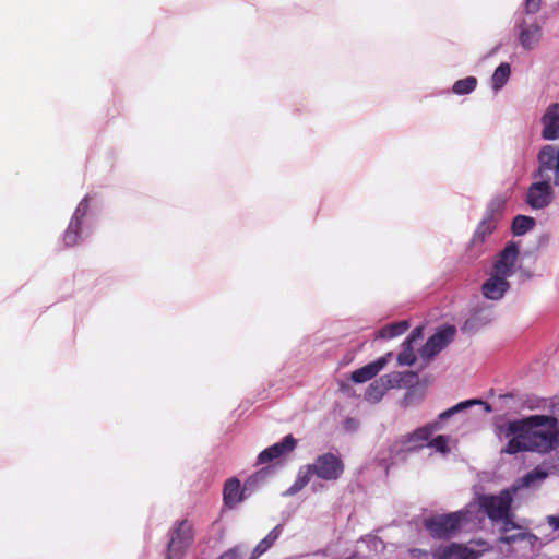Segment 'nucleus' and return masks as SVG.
<instances>
[{
	"label": "nucleus",
	"mask_w": 559,
	"mask_h": 559,
	"mask_svg": "<svg viewBox=\"0 0 559 559\" xmlns=\"http://www.w3.org/2000/svg\"><path fill=\"white\" fill-rule=\"evenodd\" d=\"M496 435L508 440L501 453L548 454L559 447V420L550 415H531L497 425Z\"/></svg>",
	"instance_id": "nucleus-1"
},
{
	"label": "nucleus",
	"mask_w": 559,
	"mask_h": 559,
	"mask_svg": "<svg viewBox=\"0 0 559 559\" xmlns=\"http://www.w3.org/2000/svg\"><path fill=\"white\" fill-rule=\"evenodd\" d=\"M474 405H483L486 413H491L492 411L491 406L481 400L473 399L460 402L456 405L440 413L437 420L429 423L423 427H419L415 431L406 436L404 440L405 448L407 450H415L426 445L429 448H433L437 452H440L442 454L449 453L450 437L439 435L430 440L432 433L442 428V421Z\"/></svg>",
	"instance_id": "nucleus-2"
},
{
	"label": "nucleus",
	"mask_w": 559,
	"mask_h": 559,
	"mask_svg": "<svg viewBox=\"0 0 559 559\" xmlns=\"http://www.w3.org/2000/svg\"><path fill=\"white\" fill-rule=\"evenodd\" d=\"M344 472L342 460L333 453L319 455L313 463L298 469L294 484L283 493L286 497L295 496L301 491L313 476L326 481L337 480Z\"/></svg>",
	"instance_id": "nucleus-3"
},
{
	"label": "nucleus",
	"mask_w": 559,
	"mask_h": 559,
	"mask_svg": "<svg viewBox=\"0 0 559 559\" xmlns=\"http://www.w3.org/2000/svg\"><path fill=\"white\" fill-rule=\"evenodd\" d=\"M540 4L542 0H525L524 12L515 13L514 31L521 47L525 50L535 49L543 38V29L536 19L524 16V13L527 15L537 13Z\"/></svg>",
	"instance_id": "nucleus-4"
},
{
	"label": "nucleus",
	"mask_w": 559,
	"mask_h": 559,
	"mask_svg": "<svg viewBox=\"0 0 559 559\" xmlns=\"http://www.w3.org/2000/svg\"><path fill=\"white\" fill-rule=\"evenodd\" d=\"M515 493L509 487L501 490L498 495H484L479 498L480 508L486 512L492 522L501 521L503 531L514 528L512 521L511 504Z\"/></svg>",
	"instance_id": "nucleus-5"
},
{
	"label": "nucleus",
	"mask_w": 559,
	"mask_h": 559,
	"mask_svg": "<svg viewBox=\"0 0 559 559\" xmlns=\"http://www.w3.org/2000/svg\"><path fill=\"white\" fill-rule=\"evenodd\" d=\"M168 537L165 559H182L194 543L195 531L192 521L177 520L169 530Z\"/></svg>",
	"instance_id": "nucleus-6"
},
{
	"label": "nucleus",
	"mask_w": 559,
	"mask_h": 559,
	"mask_svg": "<svg viewBox=\"0 0 559 559\" xmlns=\"http://www.w3.org/2000/svg\"><path fill=\"white\" fill-rule=\"evenodd\" d=\"M469 512L460 510L449 514H437L425 519L424 526L430 535L438 539H449L461 531L464 522L468 521Z\"/></svg>",
	"instance_id": "nucleus-7"
},
{
	"label": "nucleus",
	"mask_w": 559,
	"mask_h": 559,
	"mask_svg": "<svg viewBox=\"0 0 559 559\" xmlns=\"http://www.w3.org/2000/svg\"><path fill=\"white\" fill-rule=\"evenodd\" d=\"M90 210V199L84 197L78 204L68 228L66 229L62 241L66 247H73L83 242L91 234L87 213Z\"/></svg>",
	"instance_id": "nucleus-8"
},
{
	"label": "nucleus",
	"mask_w": 559,
	"mask_h": 559,
	"mask_svg": "<svg viewBox=\"0 0 559 559\" xmlns=\"http://www.w3.org/2000/svg\"><path fill=\"white\" fill-rule=\"evenodd\" d=\"M534 179H542L551 186H559V157L554 153V145L543 146L537 155V168Z\"/></svg>",
	"instance_id": "nucleus-9"
},
{
	"label": "nucleus",
	"mask_w": 559,
	"mask_h": 559,
	"mask_svg": "<svg viewBox=\"0 0 559 559\" xmlns=\"http://www.w3.org/2000/svg\"><path fill=\"white\" fill-rule=\"evenodd\" d=\"M456 329L453 325H447L438 330L427 340L419 352L420 356L426 360H431L453 341Z\"/></svg>",
	"instance_id": "nucleus-10"
},
{
	"label": "nucleus",
	"mask_w": 559,
	"mask_h": 559,
	"mask_svg": "<svg viewBox=\"0 0 559 559\" xmlns=\"http://www.w3.org/2000/svg\"><path fill=\"white\" fill-rule=\"evenodd\" d=\"M554 200L552 186L542 179L535 181L528 187L525 201L533 210H543Z\"/></svg>",
	"instance_id": "nucleus-11"
},
{
	"label": "nucleus",
	"mask_w": 559,
	"mask_h": 559,
	"mask_svg": "<svg viewBox=\"0 0 559 559\" xmlns=\"http://www.w3.org/2000/svg\"><path fill=\"white\" fill-rule=\"evenodd\" d=\"M519 255V248L515 242H509L499 253L498 259L493 263L491 272L511 277L514 274V267Z\"/></svg>",
	"instance_id": "nucleus-12"
},
{
	"label": "nucleus",
	"mask_w": 559,
	"mask_h": 559,
	"mask_svg": "<svg viewBox=\"0 0 559 559\" xmlns=\"http://www.w3.org/2000/svg\"><path fill=\"white\" fill-rule=\"evenodd\" d=\"M297 445V440L288 435L284 437L280 442L274 443L273 445L264 449L258 455V464H265L272 462L275 459H280L293 452Z\"/></svg>",
	"instance_id": "nucleus-13"
},
{
	"label": "nucleus",
	"mask_w": 559,
	"mask_h": 559,
	"mask_svg": "<svg viewBox=\"0 0 559 559\" xmlns=\"http://www.w3.org/2000/svg\"><path fill=\"white\" fill-rule=\"evenodd\" d=\"M542 138L546 141L559 139V103L550 104L540 118Z\"/></svg>",
	"instance_id": "nucleus-14"
},
{
	"label": "nucleus",
	"mask_w": 559,
	"mask_h": 559,
	"mask_svg": "<svg viewBox=\"0 0 559 559\" xmlns=\"http://www.w3.org/2000/svg\"><path fill=\"white\" fill-rule=\"evenodd\" d=\"M510 288L508 277L491 272L481 286L483 295L490 300H500Z\"/></svg>",
	"instance_id": "nucleus-15"
},
{
	"label": "nucleus",
	"mask_w": 559,
	"mask_h": 559,
	"mask_svg": "<svg viewBox=\"0 0 559 559\" xmlns=\"http://www.w3.org/2000/svg\"><path fill=\"white\" fill-rule=\"evenodd\" d=\"M357 548L358 550L346 559H373L384 550L385 546L378 536L367 535L358 542Z\"/></svg>",
	"instance_id": "nucleus-16"
},
{
	"label": "nucleus",
	"mask_w": 559,
	"mask_h": 559,
	"mask_svg": "<svg viewBox=\"0 0 559 559\" xmlns=\"http://www.w3.org/2000/svg\"><path fill=\"white\" fill-rule=\"evenodd\" d=\"M248 497L249 496L245 490V487L241 486L238 478L231 477L225 481L223 489V500L227 508L234 509Z\"/></svg>",
	"instance_id": "nucleus-17"
},
{
	"label": "nucleus",
	"mask_w": 559,
	"mask_h": 559,
	"mask_svg": "<svg viewBox=\"0 0 559 559\" xmlns=\"http://www.w3.org/2000/svg\"><path fill=\"white\" fill-rule=\"evenodd\" d=\"M400 381L399 374H386L373 381L365 393V399L369 402H379L384 393Z\"/></svg>",
	"instance_id": "nucleus-18"
},
{
	"label": "nucleus",
	"mask_w": 559,
	"mask_h": 559,
	"mask_svg": "<svg viewBox=\"0 0 559 559\" xmlns=\"http://www.w3.org/2000/svg\"><path fill=\"white\" fill-rule=\"evenodd\" d=\"M391 356V353H389L386 356L379 357L374 361L355 370L350 379L355 383H365L372 378H374L388 364V358Z\"/></svg>",
	"instance_id": "nucleus-19"
},
{
	"label": "nucleus",
	"mask_w": 559,
	"mask_h": 559,
	"mask_svg": "<svg viewBox=\"0 0 559 559\" xmlns=\"http://www.w3.org/2000/svg\"><path fill=\"white\" fill-rule=\"evenodd\" d=\"M548 472L542 466H537L522 477L518 478L510 488L516 493L524 488H536L548 477Z\"/></svg>",
	"instance_id": "nucleus-20"
},
{
	"label": "nucleus",
	"mask_w": 559,
	"mask_h": 559,
	"mask_svg": "<svg viewBox=\"0 0 559 559\" xmlns=\"http://www.w3.org/2000/svg\"><path fill=\"white\" fill-rule=\"evenodd\" d=\"M511 67L508 62L500 63L491 75V88L498 93L509 81Z\"/></svg>",
	"instance_id": "nucleus-21"
},
{
	"label": "nucleus",
	"mask_w": 559,
	"mask_h": 559,
	"mask_svg": "<svg viewBox=\"0 0 559 559\" xmlns=\"http://www.w3.org/2000/svg\"><path fill=\"white\" fill-rule=\"evenodd\" d=\"M408 328H409V324L405 320L399 321L395 323H391V324H388L384 328L380 329L377 332L376 337L391 340V338H394L396 336L404 334L408 330Z\"/></svg>",
	"instance_id": "nucleus-22"
},
{
	"label": "nucleus",
	"mask_w": 559,
	"mask_h": 559,
	"mask_svg": "<svg viewBox=\"0 0 559 559\" xmlns=\"http://www.w3.org/2000/svg\"><path fill=\"white\" fill-rule=\"evenodd\" d=\"M270 475L271 471L269 468H262L251 475L243 484L248 496H251L262 484H264Z\"/></svg>",
	"instance_id": "nucleus-23"
},
{
	"label": "nucleus",
	"mask_w": 559,
	"mask_h": 559,
	"mask_svg": "<svg viewBox=\"0 0 559 559\" xmlns=\"http://www.w3.org/2000/svg\"><path fill=\"white\" fill-rule=\"evenodd\" d=\"M497 227V224L495 222H491L487 218H483L475 233H474V236H473V239H472V242L474 245H477V243H483L485 242V240L487 239V237H489L493 230L496 229Z\"/></svg>",
	"instance_id": "nucleus-24"
},
{
	"label": "nucleus",
	"mask_w": 559,
	"mask_h": 559,
	"mask_svg": "<svg viewBox=\"0 0 559 559\" xmlns=\"http://www.w3.org/2000/svg\"><path fill=\"white\" fill-rule=\"evenodd\" d=\"M504 203H506V201L501 197H497V198L492 199L486 209L484 218H487V219L498 224L499 219L502 216Z\"/></svg>",
	"instance_id": "nucleus-25"
},
{
	"label": "nucleus",
	"mask_w": 559,
	"mask_h": 559,
	"mask_svg": "<svg viewBox=\"0 0 559 559\" xmlns=\"http://www.w3.org/2000/svg\"><path fill=\"white\" fill-rule=\"evenodd\" d=\"M535 219L531 216L518 215L512 222V233L514 236H522L533 229Z\"/></svg>",
	"instance_id": "nucleus-26"
},
{
	"label": "nucleus",
	"mask_w": 559,
	"mask_h": 559,
	"mask_svg": "<svg viewBox=\"0 0 559 559\" xmlns=\"http://www.w3.org/2000/svg\"><path fill=\"white\" fill-rule=\"evenodd\" d=\"M453 556H459L461 559H476L477 556L474 551L462 549L461 546L452 544L445 547L440 555V559H450Z\"/></svg>",
	"instance_id": "nucleus-27"
},
{
	"label": "nucleus",
	"mask_w": 559,
	"mask_h": 559,
	"mask_svg": "<svg viewBox=\"0 0 559 559\" xmlns=\"http://www.w3.org/2000/svg\"><path fill=\"white\" fill-rule=\"evenodd\" d=\"M477 86V79L475 76H467L461 80H457L453 86L452 92L456 95H467L471 94Z\"/></svg>",
	"instance_id": "nucleus-28"
},
{
	"label": "nucleus",
	"mask_w": 559,
	"mask_h": 559,
	"mask_svg": "<svg viewBox=\"0 0 559 559\" xmlns=\"http://www.w3.org/2000/svg\"><path fill=\"white\" fill-rule=\"evenodd\" d=\"M415 361L416 356L414 354L413 343L404 341L402 344V350L397 355V362L401 366H412Z\"/></svg>",
	"instance_id": "nucleus-29"
},
{
	"label": "nucleus",
	"mask_w": 559,
	"mask_h": 559,
	"mask_svg": "<svg viewBox=\"0 0 559 559\" xmlns=\"http://www.w3.org/2000/svg\"><path fill=\"white\" fill-rule=\"evenodd\" d=\"M218 559H245L243 548L236 546L225 551Z\"/></svg>",
	"instance_id": "nucleus-30"
},
{
	"label": "nucleus",
	"mask_w": 559,
	"mask_h": 559,
	"mask_svg": "<svg viewBox=\"0 0 559 559\" xmlns=\"http://www.w3.org/2000/svg\"><path fill=\"white\" fill-rule=\"evenodd\" d=\"M420 337H421V328H415L405 341H409L411 343H414L415 341H417Z\"/></svg>",
	"instance_id": "nucleus-31"
},
{
	"label": "nucleus",
	"mask_w": 559,
	"mask_h": 559,
	"mask_svg": "<svg viewBox=\"0 0 559 559\" xmlns=\"http://www.w3.org/2000/svg\"><path fill=\"white\" fill-rule=\"evenodd\" d=\"M524 538V535L523 534H518V535H508V536H502L500 538V540L504 544H511L518 539H523Z\"/></svg>",
	"instance_id": "nucleus-32"
},
{
	"label": "nucleus",
	"mask_w": 559,
	"mask_h": 559,
	"mask_svg": "<svg viewBox=\"0 0 559 559\" xmlns=\"http://www.w3.org/2000/svg\"><path fill=\"white\" fill-rule=\"evenodd\" d=\"M344 427L347 431H355L358 427V423L354 418H347L344 423Z\"/></svg>",
	"instance_id": "nucleus-33"
},
{
	"label": "nucleus",
	"mask_w": 559,
	"mask_h": 559,
	"mask_svg": "<svg viewBox=\"0 0 559 559\" xmlns=\"http://www.w3.org/2000/svg\"><path fill=\"white\" fill-rule=\"evenodd\" d=\"M547 523L555 530H559V514L558 515H548Z\"/></svg>",
	"instance_id": "nucleus-34"
},
{
	"label": "nucleus",
	"mask_w": 559,
	"mask_h": 559,
	"mask_svg": "<svg viewBox=\"0 0 559 559\" xmlns=\"http://www.w3.org/2000/svg\"><path fill=\"white\" fill-rule=\"evenodd\" d=\"M408 551L413 557H421V556L428 555V552L426 550L418 549V548H413V549H409Z\"/></svg>",
	"instance_id": "nucleus-35"
},
{
	"label": "nucleus",
	"mask_w": 559,
	"mask_h": 559,
	"mask_svg": "<svg viewBox=\"0 0 559 559\" xmlns=\"http://www.w3.org/2000/svg\"><path fill=\"white\" fill-rule=\"evenodd\" d=\"M554 153H555V155H557L559 157V146L558 147L554 146Z\"/></svg>",
	"instance_id": "nucleus-36"
}]
</instances>
